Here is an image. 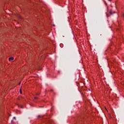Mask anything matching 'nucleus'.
Returning a JSON list of instances; mask_svg holds the SVG:
<instances>
[{
    "mask_svg": "<svg viewBox=\"0 0 124 124\" xmlns=\"http://www.w3.org/2000/svg\"><path fill=\"white\" fill-rule=\"evenodd\" d=\"M123 17H124V15H123Z\"/></svg>",
    "mask_w": 124,
    "mask_h": 124,
    "instance_id": "10",
    "label": "nucleus"
},
{
    "mask_svg": "<svg viewBox=\"0 0 124 124\" xmlns=\"http://www.w3.org/2000/svg\"><path fill=\"white\" fill-rule=\"evenodd\" d=\"M42 117H43L42 115H38L37 116V119H40V118H42Z\"/></svg>",
    "mask_w": 124,
    "mask_h": 124,
    "instance_id": "3",
    "label": "nucleus"
},
{
    "mask_svg": "<svg viewBox=\"0 0 124 124\" xmlns=\"http://www.w3.org/2000/svg\"><path fill=\"white\" fill-rule=\"evenodd\" d=\"M13 60H14V58L13 57H11L9 59V61L10 62H11V61H13Z\"/></svg>",
    "mask_w": 124,
    "mask_h": 124,
    "instance_id": "1",
    "label": "nucleus"
},
{
    "mask_svg": "<svg viewBox=\"0 0 124 124\" xmlns=\"http://www.w3.org/2000/svg\"><path fill=\"white\" fill-rule=\"evenodd\" d=\"M39 94H40L39 93H37L36 94V95H39Z\"/></svg>",
    "mask_w": 124,
    "mask_h": 124,
    "instance_id": "4",
    "label": "nucleus"
},
{
    "mask_svg": "<svg viewBox=\"0 0 124 124\" xmlns=\"http://www.w3.org/2000/svg\"><path fill=\"white\" fill-rule=\"evenodd\" d=\"M20 93L21 94H22V91L21 90V89L20 90Z\"/></svg>",
    "mask_w": 124,
    "mask_h": 124,
    "instance_id": "5",
    "label": "nucleus"
},
{
    "mask_svg": "<svg viewBox=\"0 0 124 124\" xmlns=\"http://www.w3.org/2000/svg\"><path fill=\"white\" fill-rule=\"evenodd\" d=\"M20 84H21V83H19V85H20Z\"/></svg>",
    "mask_w": 124,
    "mask_h": 124,
    "instance_id": "9",
    "label": "nucleus"
},
{
    "mask_svg": "<svg viewBox=\"0 0 124 124\" xmlns=\"http://www.w3.org/2000/svg\"><path fill=\"white\" fill-rule=\"evenodd\" d=\"M37 98H37V97H34V99H37Z\"/></svg>",
    "mask_w": 124,
    "mask_h": 124,
    "instance_id": "6",
    "label": "nucleus"
},
{
    "mask_svg": "<svg viewBox=\"0 0 124 124\" xmlns=\"http://www.w3.org/2000/svg\"><path fill=\"white\" fill-rule=\"evenodd\" d=\"M105 109H106V110H107V108H105Z\"/></svg>",
    "mask_w": 124,
    "mask_h": 124,
    "instance_id": "8",
    "label": "nucleus"
},
{
    "mask_svg": "<svg viewBox=\"0 0 124 124\" xmlns=\"http://www.w3.org/2000/svg\"><path fill=\"white\" fill-rule=\"evenodd\" d=\"M109 1H111L112 0H108Z\"/></svg>",
    "mask_w": 124,
    "mask_h": 124,
    "instance_id": "7",
    "label": "nucleus"
},
{
    "mask_svg": "<svg viewBox=\"0 0 124 124\" xmlns=\"http://www.w3.org/2000/svg\"><path fill=\"white\" fill-rule=\"evenodd\" d=\"M14 121H16V117H14L13 120H12V122L14 123Z\"/></svg>",
    "mask_w": 124,
    "mask_h": 124,
    "instance_id": "2",
    "label": "nucleus"
}]
</instances>
